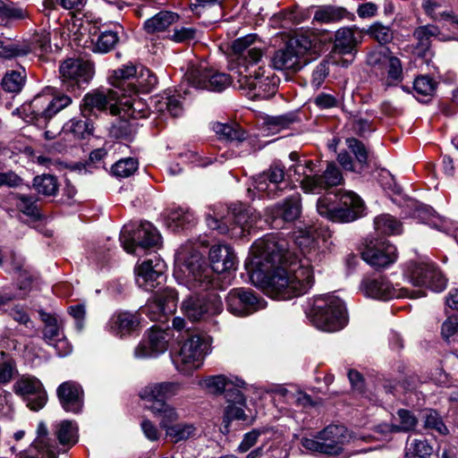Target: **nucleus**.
Listing matches in <instances>:
<instances>
[{"mask_svg":"<svg viewBox=\"0 0 458 458\" xmlns=\"http://www.w3.org/2000/svg\"><path fill=\"white\" fill-rule=\"evenodd\" d=\"M245 268L250 282L274 299L305 294L314 284L308 261L298 260L285 239L267 234L253 242Z\"/></svg>","mask_w":458,"mask_h":458,"instance_id":"obj_1","label":"nucleus"},{"mask_svg":"<svg viewBox=\"0 0 458 458\" xmlns=\"http://www.w3.org/2000/svg\"><path fill=\"white\" fill-rule=\"evenodd\" d=\"M211 267L205 260L199 246L186 243L175 254L174 277L179 284L192 291H207L215 284L214 273L235 270L237 258L227 244L213 245L209 250Z\"/></svg>","mask_w":458,"mask_h":458,"instance_id":"obj_2","label":"nucleus"},{"mask_svg":"<svg viewBox=\"0 0 458 458\" xmlns=\"http://www.w3.org/2000/svg\"><path fill=\"white\" fill-rule=\"evenodd\" d=\"M305 312L311 324L322 331L336 332L348 323L344 302L331 293L315 296Z\"/></svg>","mask_w":458,"mask_h":458,"instance_id":"obj_3","label":"nucleus"},{"mask_svg":"<svg viewBox=\"0 0 458 458\" xmlns=\"http://www.w3.org/2000/svg\"><path fill=\"white\" fill-rule=\"evenodd\" d=\"M318 213L330 221L350 223L364 215V201L352 191L328 193L317 202Z\"/></svg>","mask_w":458,"mask_h":458,"instance_id":"obj_4","label":"nucleus"},{"mask_svg":"<svg viewBox=\"0 0 458 458\" xmlns=\"http://www.w3.org/2000/svg\"><path fill=\"white\" fill-rule=\"evenodd\" d=\"M222 208L223 206L219 205L212 210L213 214L207 216L208 226L212 230H216L221 234L231 232L233 237L244 236L245 232H249L252 227H258V223L261 220L256 209L239 204L227 209L228 214L232 215L233 220V224L229 226L223 221L222 212L217 210Z\"/></svg>","mask_w":458,"mask_h":458,"instance_id":"obj_5","label":"nucleus"},{"mask_svg":"<svg viewBox=\"0 0 458 458\" xmlns=\"http://www.w3.org/2000/svg\"><path fill=\"white\" fill-rule=\"evenodd\" d=\"M181 388V384L174 381L152 382L139 391V397L144 408L155 417L161 419L166 415L171 418L176 408L168 403L167 400L177 395Z\"/></svg>","mask_w":458,"mask_h":458,"instance_id":"obj_6","label":"nucleus"},{"mask_svg":"<svg viewBox=\"0 0 458 458\" xmlns=\"http://www.w3.org/2000/svg\"><path fill=\"white\" fill-rule=\"evenodd\" d=\"M210 351L211 341L208 337L191 335L179 344V350L172 355V360L178 372L190 375L200 367Z\"/></svg>","mask_w":458,"mask_h":458,"instance_id":"obj_7","label":"nucleus"},{"mask_svg":"<svg viewBox=\"0 0 458 458\" xmlns=\"http://www.w3.org/2000/svg\"><path fill=\"white\" fill-rule=\"evenodd\" d=\"M313 43L309 36L298 34L291 38L285 47L276 50L272 58L271 65L278 71L296 72L310 62V54Z\"/></svg>","mask_w":458,"mask_h":458,"instance_id":"obj_8","label":"nucleus"},{"mask_svg":"<svg viewBox=\"0 0 458 458\" xmlns=\"http://www.w3.org/2000/svg\"><path fill=\"white\" fill-rule=\"evenodd\" d=\"M403 275L414 286H425L435 293L443 292L447 284L446 278L435 264L426 260L407 262Z\"/></svg>","mask_w":458,"mask_h":458,"instance_id":"obj_9","label":"nucleus"},{"mask_svg":"<svg viewBox=\"0 0 458 458\" xmlns=\"http://www.w3.org/2000/svg\"><path fill=\"white\" fill-rule=\"evenodd\" d=\"M349 441L347 428L343 425H329L318 433L315 438L304 437L301 445L310 451L327 454H338Z\"/></svg>","mask_w":458,"mask_h":458,"instance_id":"obj_10","label":"nucleus"},{"mask_svg":"<svg viewBox=\"0 0 458 458\" xmlns=\"http://www.w3.org/2000/svg\"><path fill=\"white\" fill-rule=\"evenodd\" d=\"M120 242L125 251L133 253L136 247L148 249L157 246L161 242V235L148 222L128 224L121 231Z\"/></svg>","mask_w":458,"mask_h":458,"instance_id":"obj_11","label":"nucleus"},{"mask_svg":"<svg viewBox=\"0 0 458 458\" xmlns=\"http://www.w3.org/2000/svg\"><path fill=\"white\" fill-rule=\"evenodd\" d=\"M360 290L366 297L382 301L399 297L419 299L426 296L424 290H397L386 277L381 276L363 278L360 284Z\"/></svg>","mask_w":458,"mask_h":458,"instance_id":"obj_12","label":"nucleus"},{"mask_svg":"<svg viewBox=\"0 0 458 458\" xmlns=\"http://www.w3.org/2000/svg\"><path fill=\"white\" fill-rule=\"evenodd\" d=\"M193 88L210 91H222L231 84L229 75L218 72L205 64L191 66L184 75Z\"/></svg>","mask_w":458,"mask_h":458,"instance_id":"obj_13","label":"nucleus"},{"mask_svg":"<svg viewBox=\"0 0 458 458\" xmlns=\"http://www.w3.org/2000/svg\"><path fill=\"white\" fill-rule=\"evenodd\" d=\"M72 104V98L64 94L50 97L47 94L36 96L31 103L30 109L33 119L38 126H47L48 121L58 112Z\"/></svg>","mask_w":458,"mask_h":458,"instance_id":"obj_14","label":"nucleus"},{"mask_svg":"<svg viewBox=\"0 0 458 458\" xmlns=\"http://www.w3.org/2000/svg\"><path fill=\"white\" fill-rule=\"evenodd\" d=\"M123 96L124 94L115 89L101 88L92 90L83 97L81 111L84 115L90 114L94 111L106 110H109L112 114H116L118 113L117 105Z\"/></svg>","mask_w":458,"mask_h":458,"instance_id":"obj_15","label":"nucleus"},{"mask_svg":"<svg viewBox=\"0 0 458 458\" xmlns=\"http://www.w3.org/2000/svg\"><path fill=\"white\" fill-rule=\"evenodd\" d=\"M62 82L67 90L75 91L93 76L92 63L81 58H69L59 68Z\"/></svg>","mask_w":458,"mask_h":458,"instance_id":"obj_16","label":"nucleus"},{"mask_svg":"<svg viewBox=\"0 0 458 458\" xmlns=\"http://www.w3.org/2000/svg\"><path fill=\"white\" fill-rule=\"evenodd\" d=\"M267 302L246 288H234L226 296L227 310L234 316L245 317L266 308Z\"/></svg>","mask_w":458,"mask_h":458,"instance_id":"obj_17","label":"nucleus"},{"mask_svg":"<svg viewBox=\"0 0 458 458\" xmlns=\"http://www.w3.org/2000/svg\"><path fill=\"white\" fill-rule=\"evenodd\" d=\"M181 310L191 321L205 320L222 311V302L216 294H211L208 298L195 295L184 300Z\"/></svg>","mask_w":458,"mask_h":458,"instance_id":"obj_18","label":"nucleus"},{"mask_svg":"<svg viewBox=\"0 0 458 458\" xmlns=\"http://www.w3.org/2000/svg\"><path fill=\"white\" fill-rule=\"evenodd\" d=\"M13 392L20 395L31 411L41 410L47 402V394L41 381L36 377L23 375L13 385Z\"/></svg>","mask_w":458,"mask_h":458,"instance_id":"obj_19","label":"nucleus"},{"mask_svg":"<svg viewBox=\"0 0 458 458\" xmlns=\"http://www.w3.org/2000/svg\"><path fill=\"white\" fill-rule=\"evenodd\" d=\"M166 265L158 256H153L135 267V280L140 288L153 291L163 284L165 279Z\"/></svg>","mask_w":458,"mask_h":458,"instance_id":"obj_20","label":"nucleus"},{"mask_svg":"<svg viewBox=\"0 0 458 458\" xmlns=\"http://www.w3.org/2000/svg\"><path fill=\"white\" fill-rule=\"evenodd\" d=\"M301 212V195L293 194L283 202H278L265 209V222L274 228H280L284 222L298 218Z\"/></svg>","mask_w":458,"mask_h":458,"instance_id":"obj_21","label":"nucleus"},{"mask_svg":"<svg viewBox=\"0 0 458 458\" xmlns=\"http://www.w3.org/2000/svg\"><path fill=\"white\" fill-rule=\"evenodd\" d=\"M171 337L170 329L163 330L152 327L147 336L135 347L134 357L137 359L158 357L167 351Z\"/></svg>","mask_w":458,"mask_h":458,"instance_id":"obj_22","label":"nucleus"},{"mask_svg":"<svg viewBox=\"0 0 458 458\" xmlns=\"http://www.w3.org/2000/svg\"><path fill=\"white\" fill-rule=\"evenodd\" d=\"M180 415L177 409L171 418L164 416L159 419V427L165 431V437L172 444L184 443L189 440L196 439L199 436V429L192 422H177Z\"/></svg>","mask_w":458,"mask_h":458,"instance_id":"obj_23","label":"nucleus"},{"mask_svg":"<svg viewBox=\"0 0 458 458\" xmlns=\"http://www.w3.org/2000/svg\"><path fill=\"white\" fill-rule=\"evenodd\" d=\"M177 293L172 288L157 292L153 300L144 308V312L151 320L164 321L168 315L173 314L177 307Z\"/></svg>","mask_w":458,"mask_h":458,"instance_id":"obj_24","label":"nucleus"},{"mask_svg":"<svg viewBox=\"0 0 458 458\" xmlns=\"http://www.w3.org/2000/svg\"><path fill=\"white\" fill-rule=\"evenodd\" d=\"M367 63L375 72L382 75L387 74L388 78L394 81L402 79L403 67L399 58L393 55L388 49H379L370 52L367 57Z\"/></svg>","mask_w":458,"mask_h":458,"instance_id":"obj_25","label":"nucleus"},{"mask_svg":"<svg viewBox=\"0 0 458 458\" xmlns=\"http://www.w3.org/2000/svg\"><path fill=\"white\" fill-rule=\"evenodd\" d=\"M361 257L371 267H386L395 261L396 248L386 240L370 241Z\"/></svg>","mask_w":458,"mask_h":458,"instance_id":"obj_26","label":"nucleus"},{"mask_svg":"<svg viewBox=\"0 0 458 458\" xmlns=\"http://www.w3.org/2000/svg\"><path fill=\"white\" fill-rule=\"evenodd\" d=\"M140 321V314L137 311L116 310L108 319L106 330L114 336L126 337L139 329Z\"/></svg>","mask_w":458,"mask_h":458,"instance_id":"obj_27","label":"nucleus"},{"mask_svg":"<svg viewBox=\"0 0 458 458\" xmlns=\"http://www.w3.org/2000/svg\"><path fill=\"white\" fill-rule=\"evenodd\" d=\"M406 215L420 220L421 223L447 233L451 229V224L446 219L439 216L429 206L420 203L413 199L405 200Z\"/></svg>","mask_w":458,"mask_h":458,"instance_id":"obj_28","label":"nucleus"},{"mask_svg":"<svg viewBox=\"0 0 458 458\" xmlns=\"http://www.w3.org/2000/svg\"><path fill=\"white\" fill-rule=\"evenodd\" d=\"M238 88L245 90L250 97L265 98L273 95L276 89V84L268 76L256 72L254 75H239L237 80Z\"/></svg>","mask_w":458,"mask_h":458,"instance_id":"obj_29","label":"nucleus"},{"mask_svg":"<svg viewBox=\"0 0 458 458\" xmlns=\"http://www.w3.org/2000/svg\"><path fill=\"white\" fill-rule=\"evenodd\" d=\"M59 402L65 411L77 413L83 406V391L81 386L73 382L66 381L56 390Z\"/></svg>","mask_w":458,"mask_h":458,"instance_id":"obj_30","label":"nucleus"},{"mask_svg":"<svg viewBox=\"0 0 458 458\" xmlns=\"http://www.w3.org/2000/svg\"><path fill=\"white\" fill-rule=\"evenodd\" d=\"M344 181L342 174H306L301 180V188L305 192L319 194Z\"/></svg>","mask_w":458,"mask_h":458,"instance_id":"obj_31","label":"nucleus"},{"mask_svg":"<svg viewBox=\"0 0 458 458\" xmlns=\"http://www.w3.org/2000/svg\"><path fill=\"white\" fill-rule=\"evenodd\" d=\"M200 385L212 394H219L226 392V395H232L235 389L243 387L245 382L239 378L233 381L223 375H216L204 378Z\"/></svg>","mask_w":458,"mask_h":458,"instance_id":"obj_32","label":"nucleus"},{"mask_svg":"<svg viewBox=\"0 0 458 458\" xmlns=\"http://www.w3.org/2000/svg\"><path fill=\"white\" fill-rule=\"evenodd\" d=\"M194 214L189 208L181 207L167 209L165 213V224L170 230L176 232L192 225Z\"/></svg>","mask_w":458,"mask_h":458,"instance_id":"obj_33","label":"nucleus"},{"mask_svg":"<svg viewBox=\"0 0 458 458\" xmlns=\"http://www.w3.org/2000/svg\"><path fill=\"white\" fill-rule=\"evenodd\" d=\"M438 35V28L432 24L419 26L416 28L412 36L416 40L415 49L417 54L420 56H424L430 48L431 38L437 37Z\"/></svg>","mask_w":458,"mask_h":458,"instance_id":"obj_34","label":"nucleus"},{"mask_svg":"<svg viewBox=\"0 0 458 458\" xmlns=\"http://www.w3.org/2000/svg\"><path fill=\"white\" fill-rule=\"evenodd\" d=\"M179 20V15L169 11H161L144 22V30L152 34L161 32L168 29Z\"/></svg>","mask_w":458,"mask_h":458,"instance_id":"obj_35","label":"nucleus"},{"mask_svg":"<svg viewBox=\"0 0 458 458\" xmlns=\"http://www.w3.org/2000/svg\"><path fill=\"white\" fill-rule=\"evenodd\" d=\"M226 399L228 405L225 411V419L245 420L247 418L244 412L246 400L242 393L239 389H235L232 395H226Z\"/></svg>","mask_w":458,"mask_h":458,"instance_id":"obj_36","label":"nucleus"},{"mask_svg":"<svg viewBox=\"0 0 458 458\" xmlns=\"http://www.w3.org/2000/svg\"><path fill=\"white\" fill-rule=\"evenodd\" d=\"M82 118H72L67 122L63 131L66 134H71L75 140L85 139L91 135L93 132V124L87 118V115L82 114Z\"/></svg>","mask_w":458,"mask_h":458,"instance_id":"obj_37","label":"nucleus"},{"mask_svg":"<svg viewBox=\"0 0 458 458\" xmlns=\"http://www.w3.org/2000/svg\"><path fill=\"white\" fill-rule=\"evenodd\" d=\"M118 25H114L112 29L100 30V33L94 44L93 51L100 54H106L114 48L119 41Z\"/></svg>","mask_w":458,"mask_h":458,"instance_id":"obj_38","label":"nucleus"},{"mask_svg":"<svg viewBox=\"0 0 458 458\" xmlns=\"http://www.w3.org/2000/svg\"><path fill=\"white\" fill-rule=\"evenodd\" d=\"M36 450H46L50 458H57L61 452L53 440L48 437V431L44 422H39L37 428V437L33 442Z\"/></svg>","mask_w":458,"mask_h":458,"instance_id":"obj_39","label":"nucleus"},{"mask_svg":"<svg viewBox=\"0 0 458 458\" xmlns=\"http://www.w3.org/2000/svg\"><path fill=\"white\" fill-rule=\"evenodd\" d=\"M375 230L384 235L400 234L403 231L402 223L389 214H382L374 219Z\"/></svg>","mask_w":458,"mask_h":458,"instance_id":"obj_40","label":"nucleus"},{"mask_svg":"<svg viewBox=\"0 0 458 458\" xmlns=\"http://www.w3.org/2000/svg\"><path fill=\"white\" fill-rule=\"evenodd\" d=\"M356 28L344 27L335 32V47L343 54L351 53L359 40L355 37Z\"/></svg>","mask_w":458,"mask_h":458,"instance_id":"obj_41","label":"nucleus"},{"mask_svg":"<svg viewBox=\"0 0 458 458\" xmlns=\"http://www.w3.org/2000/svg\"><path fill=\"white\" fill-rule=\"evenodd\" d=\"M56 437L60 445L71 447L78 441V428L71 420H63L55 426Z\"/></svg>","mask_w":458,"mask_h":458,"instance_id":"obj_42","label":"nucleus"},{"mask_svg":"<svg viewBox=\"0 0 458 458\" xmlns=\"http://www.w3.org/2000/svg\"><path fill=\"white\" fill-rule=\"evenodd\" d=\"M348 14L345 8L335 5H324L314 13V20L320 23L336 22Z\"/></svg>","mask_w":458,"mask_h":458,"instance_id":"obj_43","label":"nucleus"},{"mask_svg":"<svg viewBox=\"0 0 458 458\" xmlns=\"http://www.w3.org/2000/svg\"><path fill=\"white\" fill-rule=\"evenodd\" d=\"M214 131L221 140L227 141L242 142L246 139V132L236 123H220L214 124Z\"/></svg>","mask_w":458,"mask_h":458,"instance_id":"obj_44","label":"nucleus"},{"mask_svg":"<svg viewBox=\"0 0 458 458\" xmlns=\"http://www.w3.org/2000/svg\"><path fill=\"white\" fill-rule=\"evenodd\" d=\"M57 178L53 174H41L33 180L35 190L45 196H54L59 189Z\"/></svg>","mask_w":458,"mask_h":458,"instance_id":"obj_45","label":"nucleus"},{"mask_svg":"<svg viewBox=\"0 0 458 458\" xmlns=\"http://www.w3.org/2000/svg\"><path fill=\"white\" fill-rule=\"evenodd\" d=\"M296 121V115L293 113L277 116H269L265 120L264 131L278 133L290 127Z\"/></svg>","mask_w":458,"mask_h":458,"instance_id":"obj_46","label":"nucleus"},{"mask_svg":"<svg viewBox=\"0 0 458 458\" xmlns=\"http://www.w3.org/2000/svg\"><path fill=\"white\" fill-rule=\"evenodd\" d=\"M138 73L137 66L129 63L113 70L108 80L116 89L122 92L120 88L123 86V82L134 77L137 78Z\"/></svg>","mask_w":458,"mask_h":458,"instance_id":"obj_47","label":"nucleus"},{"mask_svg":"<svg viewBox=\"0 0 458 458\" xmlns=\"http://www.w3.org/2000/svg\"><path fill=\"white\" fill-rule=\"evenodd\" d=\"M26 73L25 70L9 71L2 79V88L7 92L17 93L20 92L25 83Z\"/></svg>","mask_w":458,"mask_h":458,"instance_id":"obj_48","label":"nucleus"},{"mask_svg":"<svg viewBox=\"0 0 458 458\" xmlns=\"http://www.w3.org/2000/svg\"><path fill=\"white\" fill-rule=\"evenodd\" d=\"M155 108L159 113L167 112L174 117L182 113V106L177 96L161 97L155 101Z\"/></svg>","mask_w":458,"mask_h":458,"instance_id":"obj_49","label":"nucleus"},{"mask_svg":"<svg viewBox=\"0 0 458 458\" xmlns=\"http://www.w3.org/2000/svg\"><path fill=\"white\" fill-rule=\"evenodd\" d=\"M397 418L399 423H393L389 428L390 431L393 432H408L415 428L417 425V419L410 411L400 409L397 411Z\"/></svg>","mask_w":458,"mask_h":458,"instance_id":"obj_50","label":"nucleus"},{"mask_svg":"<svg viewBox=\"0 0 458 458\" xmlns=\"http://www.w3.org/2000/svg\"><path fill=\"white\" fill-rule=\"evenodd\" d=\"M318 235L314 226H309L299 228L295 231L293 235V240L296 245L304 250L306 248H311L315 245Z\"/></svg>","mask_w":458,"mask_h":458,"instance_id":"obj_51","label":"nucleus"},{"mask_svg":"<svg viewBox=\"0 0 458 458\" xmlns=\"http://www.w3.org/2000/svg\"><path fill=\"white\" fill-rule=\"evenodd\" d=\"M17 208L24 215L31 217L34 220L41 218V214L36 200L32 197L19 195L17 197Z\"/></svg>","mask_w":458,"mask_h":458,"instance_id":"obj_52","label":"nucleus"},{"mask_svg":"<svg viewBox=\"0 0 458 458\" xmlns=\"http://www.w3.org/2000/svg\"><path fill=\"white\" fill-rule=\"evenodd\" d=\"M269 174H257L252 177V188L248 189L249 192H253L254 195L267 193L268 197H275L276 193L272 186L269 185L268 180Z\"/></svg>","mask_w":458,"mask_h":458,"instance_id":"obj_53","label":"nucleus"},{"mask_svg":"<svg viewBox=\"0 0 458 458\" xmlns=\"http://www.w3.org/2000/svg\"><path fill=\"white\" fill-rule=\"evenodd\" d=\"M405 452L420 458H427L428 456L431 455L433 448L426 439L409 438L407 441Z\"/></svg>","mask_w":458,"mask_h":458,"instance_id":"obj_54","label":"nucleus"},{"mask_svg":"<svg viewBox=\"0 0 458 458\" xmlns=\"http://www.w3.org/2000/svg\"><path fill=\"white\" fill-rule=\"evenodd\" d=\"M28 17V13L25 9L16 5L15 4L3 3L1 11H0V18L6 20H23Z\"/></svg>","mask_w":458,"mask_h":458,"instance_id":"obj_55","label":"nucleus"},{"mask_svg":"<svg viewBox=\"0 0 458 458\" xmlns=\"http://www.w3.org/2000/svg\"><path fill=\"white\" fill-rule=\"evenodd\" d=\"M424 427L428 429L436 430L441 435L448 434V428L444 424L441 417L436 411H428L424 416Z\"/></svg>","mask_w":458,"mask_h":458,"instance_id":"obj_56","label":"nucleus"},{"mask_svg":"<svg viewBox=\"0 0 458 458\" xmlns=\"http://www.w3.org/2000/svg\"><path fill=\"white\" fill-rule=\"evenodd\" d=\"M437 83L427 75H420L414 80L413 89L421 96H431L436 90Z\"/></svg>","mask_w":458,"mask_h":458,"instance_id":"obj_57","label":"nucleus"},{"mask_svg":"<svg viewBox=\"0 0 458 458\" xmlns=\"http://www.w3.org/2000/svg\"><path fill=\"white\" fill-rule=\"evenodd\" d=\"M133 133L132 125L127 120H118L110 128V134L115 139L129 140Z\"/></svg>","mask_w":458,"mask_h":458,"instance_id":"obj_58","label":"nucleus"},{"mask_svg":"<svg viewBox=\"0 0 458 458\" xmlns=\"http://www.w3.org/2000/svg\"><path fill=\"white\" fill-rule=\"evenodd\" d=\"M369 33L380 44H386L393 39V31L391 29L382 25L381 23L373 24L369 28Z\"/></svg>","mask_w":458,"mask_h":458,"instance_id":"obj_59","label":"nucleus"},{"mask_svg":"<svg viewBox=\"0 0 458 458\" xmlns=\"http://www.w3.org/2000/svg\"><path fill=\"white\" fill-rule=\"evenodd\" d=\"M106 155V152L103 148H98L93 150L90 155L89 161L86 164H80L76 165L77 169H86V170H91V169H101L106 167L102 165V160Z\"/></svg>","mask_w":458,"mask_h":458,"instance_id":"obj_60","label":"nucleus"},{"mask_svg":"<svg viewBox=\"0 0 458 458\" xmlns=\"http://www.w3.org/2000/svg\"><path fill=\"white\" fill-rule=\"evenodd\" d=\"M137 82L144 90H150L157 85V78L148 69L141 67L137 76Z\"/></svg>","mask_w":458,"mask_h":458,"instance_id":"obj_61","label":"nucleus"},{"mask_svg":"<svg viewBox=\"0 0 458 458\" xmlns=\"http://www.w3.org/2000/svg\"><path fill=\"white\" fill-rule=\"evenodd\" d=\"M140 428L144 437L148 440L151 442H156L160 439L161 432L158 429L157 426L155 424V422L151 421L150 420H142V421L140 422Z\"/></svg>","mask_w":458,"mask_h":458,"instance_id":"obj_62","label":"nucleus"},{"mask_svg":"<svg viewBox=\"0 0 458 458\" xmlns=\"http://www.w3.org/2000/svg\"><path fill=\"white\" fill-rule=\"evenodd\" d=\"M348 148L354 154L356 159L360 163H366L368 159V151L362 142L356 139H347L346 140Z\"/></svg>","mask_w":458,"mask_h":458,"instance_id":"obj_63","label":"nucleus"},{"mask_svg":"<svg viewBox=\"0 0 458 458\" xmlns=\"http://www.w3.org/2000/svg\"><path fill=\"white\" fill-rule=\"evenodd\" d=\"M139 169V161L135 157H125L116 161L112 165L111 172H136Z\"/></svg>","mask_w":458,"mask_h":458,"instance_id":"obj_64","label":"nucleus"}]
</instances>
